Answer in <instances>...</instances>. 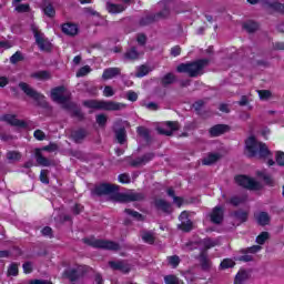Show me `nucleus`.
Segmentation results:
<instances>
[{"mask_svg":"<svg viewBox=\"0 0 284 284\" xmlns=\"http://www.w3.org/2000/svg\"><path fill=\"white\" fill-rule=\"evenodd\" d=\"M245 148L248 156H254L255 159H268V165H274L270 149H267L265 143L258 142L256 138L250 136L245 142Z\"/></svg>","mask_w":284,"mask_h":284,"instance_id":"f257e3e1","label":"nucleus"},{"mask_svg":"<svg viewBox=\"0 0 284 284\" xmlns=\"http://www.w3.org/2000/svg\"><path fill=\"white\" fill-rule=\"evenodd\" d=\"M204 65H207V60L182 63L178 67V72H184L185 74H189V77H199V74H202Z\"/></svg>","mask_w":284,"mask_h":284,"instance_id":"f03ea898","label":"nucleus"},{"mask_svg":"<svg viewBox=\"0 0 284 284\" xmlns=\"http://www.w3.org/2000/svg\"><path fill=\"white\" fill-rule=\"evenodd\" d=\"M87 108H91L92 110H123L125 104L112 101H97V100H89L84 102Z\"/></svg>","mask_w":284,"mask_h":284,"instance_id":"7ed1b4c3","label":"nucleus"},{"mask_svg":"<svg viewBox=\"0 0 284 284\" xmlns=\"http://www.w3.org/2000/svg\"><path fill=\"white\" fill-rule=\"evenodd\" d=\"M51 99L55 103L63 105V108H70V91L64 87H58L51 91Z\"/></svg>","mask_w":284,"mask_h":284,"instance_id":"20e7f679","label":"nucleus"},{"mask_svg":"<svg viewBox=\"0 0 284 284\" xmlns=\"http://www.w3.org/2000/svg\"><path fill=\"white\" fill-rule=\"evenodd\" d=\"M235 183L241 187H245L246 190H261V183L247 175L235 176Z\"/></svg>","mask_w":284,"mask_h":284,"instance_id":"39448f33","label":"nucleus"},{"mask_svg":"<svg viewBox=\"0 0 284 284\" xmlns=\"http://www.w3.org/2000/svg\"><path fill=\"white\" fill-rule=\"evenodd\" d=\"M32 31L34 34L36 43L39 45L40 50H44L45 52L50 51L52 48V44L48 39H45V36L41 31H39V28L32 27Z\"/></svg>","mask_w":284,"mask_h":284,"instance_id":"423d86ee","label":"nucleus"},{"mask_svg":"<svg viewBox=\"0 0 284 284\" xmlns=\"http://www.w3.org/2000/svg\"><path fill=\"white\" fill-rule=\"evenodd\" d=\"M143 199V194L134 193L132 191L125 193H118L114 195V201L118 203H130L132 201H141Z\"/></svg>","mask_w":284,"mask_h":284,"instance_id":"0eeeda50","label":"nucleus"},{"mask_svg":"<svg viewBox=\"0 0 284 284\" xmlns=\"http://www.w3.org/2000/svg\"><path fill=\"white\" fill-rule=\"evenodd\" d=\"M19 88L24 92V94H27V97L34 99V101H39V103H43V101H45V97H43V94L34 91V89H32L26 82H21Z\"/></svg>","mask_w":284,"mask_h":284,"instance_id":"6e6552de","label":"nucleus"},{"mask_svg":"<svg viewBox=\"0 0 284 284\" xmlns=\"http://www.w3.org/2000/svg\"><path fill=\"white\" fill-rule=\"evenodd\" d=\"M91 245L100 250H119V244L105 240H93Z\"/></svg>","mask_w":284,"mask_h":284,"instance_id":"1a4fd4ad","label":"nucleus"},{"mask_svg":"<svg viewBox=\"0 0 284 284\" xmlns=\"http://www.w3.org/2000/svg\"><path fill=\"white\" fill-rule=\"evenodd\" d=\"M176 130H179V122H165L163 126L158 128V132L166 136H171Z\"/></svg>","mask_w":284,"mask_h":284,"instance_id":"9d476101","label":"nucleus"},{"mask_svg":"<svg viewBox=\"0 0 284 284\" xmlns=\"http://www.w3.org/2000/svg\"><path fill=\"white\" fill-rule=\"evenodd\" d=\"M179 219L181 222L179 229L182 230V232H190L192 230V221H190L187 212L183 211Z\"/></svg>","mask_w":284,"mask_h":284,"instance_id":"9b49d317","label":"nucleus"},{"mask_svg":"<svg viewBox=\"0 0 284 284\" xmlns=\"http://www.w3.org/2000/svg\"><path fill=\"white\" fill-rule=\"evenodd\" d=\"M62 32L69 37H74L75 34H79V27L74 23H64L62 26Z\"/></svg>","mask_w":284,"mask_h":284,"instance_id":"f8f14e48","label":"nucleus"},{"mask_svg":"<svg viewBox=\"0 0 284 284\" xmlns=\"http://www.w3.org/2000/svg\"><path fill=\"white\" fill-rule=\"evenodd\" d=\"M119 74H121L119 68H109L104 70L102 79H104V81H110V79H114V77H119Z\"/></svg>","mask_w":284,"mask_h":284,"instance_id":"ddd939ff","label":"nucleus"},{"mask_svg":"<svg viewBox=\"0 0 284 284\" xmlns=\"http://www.w3.org/2000/svg\"><path fill=\"white\" fill-rule=\"evenodd\" d=\"M210 216L212 223H221V221H223V209L221 206H215Z\"/></svg>","mask_w":284,"mask_h":284,"instance_id":"4468645a","label":"nucleus"},{"mask_svg":"<svg viewBox=\"0 0 284 284\" xmlns=\"http://www.w3.org/2000/svg\"><path fill=\"white\" fill-rule=\"evenodd\" d=\"M109 265L110 267H112V270H119L124 274H128V272H130V265H128L125 262H110Z\"/></svg>","mask_w":284,"mask_h":284,"instance_id":"2eb2a0df","label":"nucleus"},{"mask_svg":"<svg viewBox=\"0 0 284 284\" xmlns=\"http://www.w3.org/2000/svg\"><path fill=\"white\" fill-rule=\"evenodd\" d=\"M227 125L217 124L210 130L211 136H221V134H225L227 132Z\"/></svg>","mask_w":284,"mask_h":284,"instance_id":"dca6fc26","label":"nucleus"},{"mask_svg":"<svg viewBox=\"0 0 284 284\" xmlns=\"http://www.w3.org/2000/svg\"><path fill=\"white\" fill-rule=\"evenodd\" d=\"M3 121H6L7 123H9L10 125H17L18 128H24L26 126V122H21L17 119V116L12 115V114H7L3 116Z\"/></svg>","mask_w":284,"mask_h":284,"instance_id":"f3484780","label":"nucleus"},{"mask_svg":"<svg viewBox=\"0 0 284 284\" xmlns=\"http://www.w3.org/2000/svg\"><path fill=\"white\" fill-rule=\"evenodd\" d=\"M106 10L111 14H119L125 10V7L123 4H114V3H108Z\"/></svg>","mask_w":284,"mask_h":284,"instance_id":"a211bd4d","label":"nucleus"},{"mask_svg":"<svg viewBox=\"0 0 284 284\" xmlns=\"http://www.w3.org/2000/svg\"><path fill=\"white\" fill-rule=\"evenodd\" d=\"M114 190H116V186H114L112 184H101L100 186H98L97 193L98 194H110L111 192H114Z\"/></svg>","mask_w":284,"mask_h":284,"instance_id":"6ab92c4d","label":"nucleus"},{"mask_svg":"<svg viewBox=\"0 0 284 284\" xmlns=\"http://www.w3.org/2000/svg\"><path fill=\"white\" fill-rule=\"evenodd\" d=\"M221 159V154L211 153L203 160V165H212V163H216Z\"/></svg>","mask_w":284,"mask_h":284,"instance_id":"aec40b11","label":"nucleus"},{"mask_svg":"<svg viewBox=\"0 0 284 284\" xmlns=\"http://www.w3.org/2000/svg\"><path fill=\"white\" fill-rule=\"evenodd\" d=\"M36 161L39 163V165H43L44 168L50 165V161L41 155V150L39 149L36 150Z\"/></svg>","mask_w":284,"mask_h":284,"instance_id":"412c9836","label":"nucleus"},{"mask_svg":"<svg viewBox=\"0 0 284 284\" xmlns=\"http://www.w3.org/2000/svg\"><path fill=\"white\" fill-rule=\"evenodd\" d=\"M256 221L260 225H267L270 223V215L266 212H261L256 215Z\"/></svg>","mask_w":284,"mask_h":284,"instance_id":"4be33fe9","label":"nucleus"},{"mask_svg":"<svg viewBox=\"0 0 284 284\" xmlns=\"http://www.w3.org/2000/svg\"><path fill=\"white\" fill-rule=\"evenodd\" d=\"M164 283L165 284H184L183 280L179 278L175 275H166V276H164Z\"/></svg>","mask_w":284,"mask_h":284,"instance_id":"5701e85b","label":"nucleus"},{"mask_svg":"<svg viewBox=\"0 0 284 284\" xmlns=\"http://www.w3.org/2000/svg\"><path fill=\"white\" fill-rule=\"evenodd\" d=\"M125 214H128V216H131V219H135V221H144L145 219L141 213L131 209H126Z\"/></svg>","mask_w":284,"mask_h":284,"instance_id":"b1692460","label":"nucleus"},{"mask_svg":"<svg viewBox=\"0 0 284 284\" xmlns=\"http://www.w3.org/2000/svg\"><path fill=\"white\" fill-rule=\"evenodd\" d=\"M139 57H141V53H139L136 51L135 48L126 51L125 55H124V59H129L130 61H134V59H139Z\"/></svg>","mask_w":284,"mask_h":284,"instance_id":"393cba45","label":"nucleus"},{"mask_svg":"<svg viewBox=\"0 0 284 284\" xmlns=\"http://www.w3.org/2000/svg\"><path fill=\"white\" fill-rule=\"evenodd\" d=\"M155 205L156 207H159V210H162L163 212H170V210L172 209V206L163 200H158L155 202Z\"/></svg>","mask_w":284,"mask_h":284,"instance_id":"a878e982","label":"nucleus"},{"mask_svg":"<svg viewBox=\"0 0 284 284\" xmlns=\"http://www.w3.org/2000/svg\"><path fill=\"white\" fill-rule=\"evenodd\" d=\"M34 79H39L40 81H48V79H51V74L48 71H39L33 74Z\"/></svg>","mask_w":284,"mask_h":284,"instance_id":"bb28decb","label":"nucleus"},{"mask_svg":"<svg viewBox=\"0 0 284 284\" xmlns=\"http://www.w3.org/2000/svg\"><path fill=\"white\" fill-rule=\"evenodd\" d=\"M72 139L75 141V143H80V141H83L85 139V131L80 130L72 133Z\"/></svg>","mask_w":284,"mask_h":284,"instance_id":"cd10ccee","label":"nucleus"},{"mask_svg":"<svg viewBox=\"0 0 284 284\" xmlns=\"http://www.w3.org/2000/svg\"><path fill=\"white\" fill-rule=\"evenodd\" d=\"M149 73H150V68L148 65H141L140 68H138V72L135 73V77L141 79Z\"/></svg>","mask_w":284,"mask_h":284,"instance_id":"c85d7f7f","label":"nucleus"},{"mask_svg":"<svg viewBox=\"0 0 284 284\" xmlns=\"http://www.w3.org/2000/svg\"><path fill=\"white\" fill-rule=\"evenodd\" d=\"M236 263L233 262L232 258H225L221 262L220 267L221 270H230V267H234Z\"/></svg>","mask_w":284,"mask_h":284,"instance_id":"c756f323","label":"nucleus"},{"mask_svg":"<svg viewBox=\"0 0 284 284\" xmlns=\"http://www.w3.org/2000/svg\"><path fill=\"white\" fill-rule=\"evenodd\" d=\"M200 263H201L203 270H210L211 263H210V260L207 258V255L205 253H202L200 255Z\"/></svg>","mask_w":284,"mask_h":284,"instance_id":"7c9ffc66","label":"nucleus"},{"mask_svg":"<svg viewBox=\"0 0 284 284\" xmlns=\"http://www.w3.org/2000/svg\"><path fill=\"white\" fill-rule=\"evenodd\" d=\"M168 195L173 197V203H175V205H178V207H181L183 205V199L174 196V190L169 189Z\"/></svg>","mask_w":284,"mask_h":284,"instance_id":"2f4dec72","label":"nucleus"},{"mask_svg":"<svg viewBox=\"0 0 284 284\" xmlns=\"http://www.w3.org/2000/svg\"><path fill=\"white\" fill-rule=\"evenodd\" d=\"M248 274L246 271H240L235 276V284H241L247 278Z\"/></svg>","mask_w":284,"mask_h":284,"instance_id":"473e14b6","label":"nucleus"},{"mask_svg":"<svg viewBox=\"0 0 284 284\" xmlns=\"http://www.w3.org/2000/svg\"><path fill=\"white\" fill-rule=\"evenodd\" d=\"M168 263L171 267H179V263H181V258L178 255H172L168 257Z\"/></svg>","mask_w":284,"mask_h":284,"instance_id":"72a5a7b5","label":"nucleus"},{"mask_svg":"<svg viewBox=\"0 0 284 284\" xmlns=\"http://www.w3.org/2000/svg\"><path fill=\"white\" fill-rule=\"evenodd\" d=\"M142 241H144V243H149L150 245H152V243H154V235L150 232H143Z\"/></svg>","mask_w":284,"mask_h":284,"instance_id":"f704fd0d","label":"nucleus"},{"mask_svg":"<svg viewBox=\"0 0 284 284\" xmlns=\"http://www.w3.org/2000/svg\"><path fill=\"white\" fill-rule=\"evenodd\" d=\"M231 205H234L235 207L245 203V196H233L230 200Z\"/></svg>","mask_w":284,"mask_h":284,"instance_id":"c9c22d12","label":"nucleus"},{"mask_svg":"<svg viewBox=\"0 0 284 284\" xmlns=\"http://www.w3.org/2000/svg\"><path fill=\"white\" fill-rule=\"evenodd\" d=\"M115 136L119 143H125V129H120L115 132Z\"/></svg>","mask_w":284,"mask_h":284,"instance_id":"e433bc0d","label":"nucleus"},{"mask_svg":"<svg viewBox=\"0 0 284 284\" xmlns=\"http://www.w3.org/2000/svg\"><path fill=\"white\" fill-rule=\"evenodd\" d=\"M270 239V233L267 232H262L257 237H256V243H258V245H263L265 243V241H267Z\"/></svg>","mask_w":284,"mask_h":284,"instance_id":"4c0bfd02","label":"nucleus"},{"mask_svg":"<svg viewBox=\"0 0 284 284\" xmlns=\"http://www.w3.org/2000/svg\"><path fill=\"white\" fill-rule=\"evenodd\" d=\"M90 72H92L90 65H84L77 72V77H85L90 74Z\"/></svg>","mask_w":284,"mask_h":284,"instance_id":"58836bf2","label":"nucleus"},{"mask_svg":"<svg viewBox=\"0 0 284 284\" xmlns=\"http://www.w3.org/2000/svg\"><path fill=\"white\" fill-rule=\"evenodd\" d=\"M260 176H261V179H263V181L266 185H271V186L274 185L275 182H274V179H272V176H270L265 173H260Z\"/></svg>","mask_w":284,"mask_h":284,"instance_id":"ea45409f","label":"nucleus"},{"mask_svg":"<svg viewBox=\"0 0 284 284\" xmlns=\"http://www.w3.org/2000/svg\"><path fill=\"white\" fill-rule=\"evenodd\" d=\"M244 28L247 30V32H254L258 29V24L256 22L250 21L244 24Z\"/></svg>","mask_w":284,"mask_h":284,"instance_id":"a19ab883","label":"nucleus"},{"mask_svg":"<svg viewBox=\"0 0 284 284\" xmlns=\"http://www.w3.org/2000/svg\"><path fill=\"white\" fill-rule=\"evenodd\" d=\"M43 12L47 17H54V14H55V11H54V8L52 7V4L44 6Z\"/></svg>","mask_w":284,"mask_h":284,"instance_id":"79ce46f5","label":"nucleus"},{"mask_svg":"<svg viewBox=\"0 0 284 284\" xmlns=\"http://www.w3.org/2000/svg\"><path fill=\"white\" fill-rule=\"evenodd\" d=\"M174 80H175L174 74L168 73V74L164 75V78L162 79V83H163L164 85H170V83H174Z\"/></svg>","mask_w":284,"mask_h":284,"instance_id":"37998d69","label":"nucleus"},{"mask_svg":"<svg viewBox=\"0 0 284 284\" xmlns=\"http://www.w3.org/2000/svg\"><path fill=\"white\" fill-rule=\"evenodd\" d=\"M19 274V265L17 264H11L8 268V275L9 276H17Z\"/></svg>","mask_w":284,"mask_h":284,"instance_id":"c03bdc74","label":"nucleus"},{"mask_svg":"<svg viewBox=\"0 0 284 284\" xmlns=\"http://www.w3.org/2000/svg\"><path fill=\"white\" fill-rule=\"evenodd\" d=\"M215 245H219V241L210 239L204 240V247H206V250H210V247H215Z\"/></svg>","mask_w":284,"mask_h":284,"instance_id":"a18cd8bd","label":"nucleus"},{"mask_svg":"<svg viewBox=\"0 0 284 284\" xmlns=\"http://www.w3.org/2000/svg\"><path fill=\"white\" fill-rule=\"evenodd\" d=\"M7 158L9 159V161H19V159H21V153L16 152V151L9 152L7 154Z\"/></svg>","mask_w":284,"mask_h":284,"instance_id":"49530a36","label":"nucleus"},{"mask_svg":"<svg viewBox=\"0 0 284 284\" xmlns=\"http://www.w3.org/2000/svg\"><path fill=\"white\" fill-rule=\"evenodd\" d=\"M277 165H284V152L277 151L275 154Z\"/></svg>","mask_w":284,"mask_h":284,"instance_id":"de8ad7c7","label":"nucleus"},{"mask_svg":"<svg viewBox=\"0 0 284 284\" xmlns=\"http://www.w3.org/2000/svg\"><path fill=\"white\" fill-rule=\"evenodd\" d=\"M103 97H106V98L114 97V89L110 85L104 87Z\"/></svg>","mask_w":284,"mask_h":284,"instance_id":"09e8293b","label":"nucleus"},{"mask_svg":"<svg viewBox=\"0 0 284 284\" xmlns=\"http://www.w3.org/2000/svg\"><path fill=\"white\" fill-rule=\"evenodd\" d=\"M258 97L262 101H265L270 99V97H272V93L267 90H262V91H258Z\"/></svg>","mask_w":284,"mask_h":284,"instance_id":"8fccbe9b","label":"nucleus"},{"mask_svg":"<svg viewBox=\"0 0 284 284\" xmlns=\"http://www.w3.org/2000/svg\"><path fill=\"white\" fill-rule=\"evenodd\" d=\"M235 219H237L240 223H245V221H247V213L245 212L235 213Z\"/></svg>","mask_w":284,"mask_h":284,"instance_id":"3c124183","label":"nucleus"},{"mask_svg":"<svg viewBox=\"0 0 284 284\" xmlns=\"http://www.w3.org/2000/svg\"><path fill=\"white\" fill-rule=\"evenodd\" d=\"M67 276L70 278V281H77V277L79 276V271L69 270L67 271Z\"/></svg>","mask_w":284,"mask_h":284,"instance_id":"603ef678","label":"nucleus"},{"mask_svg":"<svg viewBox=\"0 0 284 284\" xmlns=\"http://www.w3.org/2000/svg\"><path fill=\"white\" fill-rule=\"evenodd\" d=\"M34 139H37L38 141H43L45 139V133H43V131L41 130H37L33 133Z\"/></svg>","mask_w":284,"mask_h":284,"instance_id":"864d4df0","label":"nucleus"},{"mask_svg":"<svg viewBox=\"0 0 284 284\" xmlns=\"http://www.w3.org/2000/svg\"><path fill=\"white\" fill-rule=\"evenodd\" d=\"M40 181L41 183H50V181L48 180V171L45 170H42L41 173H40Z\"/></svg>","mask_w":284,"mask_h":284,"instance_id":"5fc2aeb1","label":"nucleus"},{"mask_svg":"<svg viewBox=\"0 0 284 284\" xmlns=\"http://www.w3.org/2000/svg\"><path fill=\"white\" fill-rule=\"evenodd\" d=\"M97 123L99 125H105V123H108V118L103 114H100L97 116Z\"/></svg>","mask_w":284,"mask_h":284,"instance_id":"6e6d98bb","label":"nucleus"},{"mask_svg":"<svg viewBox=\"0 0 284 284\" xmlns=\"http://www.w3.org/2000/svg\"><path fill=\"white\" fill-rule=\"evenodd\" d=\"M17 12H28L30 10L29 4H18L16 7Z\"/></svg>","mask_w":284,"mask_h":284,"instance_id":"4d7b16f0","label":"nucleus"},{"mask_svg":"<svg viewBox=\"0 0 284 284\" xmlns=\"http://www.w3.org/2000/svg\"><path fill=\"white\" fill-rule=\"evenodd\" d=\"M126 98L129 99V101L134 102V101H136V99H139V94H136V92H134V91H129L126 93Z\"/></svg>","mask_w":284,"mask_h":284,"instance_id":"13d9d810","label":"nucleus"},{"mask_svg":"<svg viewBox=\"0 0 284 284\" xmlns=\"http://www.w3.org/2000/svg\"><path fill=\"white\" fill-rule=\"evenodd\" d=\"M118 179L120 183H130V175L125 173L120 174Z\"/></svg>","mask_w":284,"mask_h":284,"instance_id":"bf43d9fd","label":"nucleus"},{"mask_svg":"<svg viewBox=\"0 0 284 284\" xmlns=\"http://www.w3.org/2000/svg\"><path fill=\"white\" fill-rule=\"evenodd\" d=\"M11 63H19L21 61V53L16 52L11 58H10Z\"/></svg>","mask_w":284,"mask_h":284,"instance_id":"052dcab7","label":"nucleus"},{"mask_svg":"<svg viewBox=\"0 0 284 284\" xmlns=\"http://www.w3.org/2000/svg\"><path fill=\"white\" fill-rule=\"evenodd\" d=\"M22 267L24 274H30V272H32V263L30 262L24 263Z\"/></svg>","mask_w":284,"mask_h":284,"instance_id":"680f3d73","label":"nucleus"},{"mask_svg":"<svg viewBox=\"0 0 284 284\" xmlns=\"http://www.w3.org/2000/svg\"><path fill=\"white\" fill-rule=\"evenodd\" d=\"M9 48H12V44H10V42H6V41L0 42V52H3V50H9Z\"/></svg>","mask_w":284,"mask_h":284,"instance_id":"e2e57ef3","label":"nucleus"},{"mask_svg":"<svg viewBox=\"0 0 284 284\" xmlns=\"http://www.w3.org/2000/svg\"><path fill=\"white\" fill-rule=\"evenodd\" d=\"M144 108L148 110H159V104L154 102H149L144 104Z\"/></svg>","mask_w":284,"mask_h":284,"instance_id":"0e129e2a","label":"nucleus"},{"mask_svg":"<svg viewBox=\"0 0 284 284\" xmlns=\"http://www.w3.org/2000/svg\"><path fill=\"white\" fill-rule=\"evenodd\" d=\"M41 232L43 236H52V229L50 226H45Z\"/></svg>","mask_w":284,"mask_h":284,"instance_id":"69168bd1","label":"nucleus"},{"mask_svg":"<svg viewBox=\"0 0 284 284\" xmlns=\"http://www.w3.org/2000/svg\"><path fill=\"white\" fill-rule=\"evenodd\" d=\"M171 54L172 57H179V54H181V47H173L171 49Z\"/></svg>","mask_w":284,"mask_h":284,"instance_id":"338daca9","label":"nucleus"},{"mask_svg":"<svg viewBox=\"0 0 284 284\" xmlns=\"http://www.w3.org/2000/svg\"><path fill=\"white\" fill-rule=\"evenodd\" d=\"M29 284H52L48 281H42V280H34V281H31Z\"/></svg>","mask_w":284,"mask_h":284,"instance_id":"774afa93","label":"nucleus"}]
</instances>
